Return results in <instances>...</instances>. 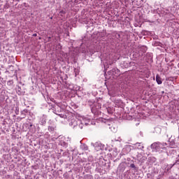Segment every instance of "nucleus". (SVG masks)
Wrapping results in <instances>:
<instances>
[{
    "label": "nucleus",
    "instance_id": "nucleus-1",
    "mask_svg": "<svg viewBox=\"0 0 179 179\" xmlns=\"http://www.w3.org/2000/svg\"><path fill=\"white\" fill-rule=\"evenodd\" d=\"M166 146L167 144L166 143H160L159 141L153 143L150 148L155 152H160V149H163L164 150L166 149Z\"/></svg>",
    "mask_w": 179,
    "mask_h": 179
},
{
    "label": "nucleus",
    "instance_id": "nucleus-2",
    "mask_svg": "<svg viewBox=\"0 0 179 179\" xmlns=\"http://www.w3.org/2000/svg\"><path fill=\"white\" fill-rule=\"evenodd\" d=\"M67 120H68V121L69 122V126L71 127V128H73V129L76 128V127H78V125L79 124H80V120H79L76 117L72 116V115Z\"/></svg>",
    "mask_w": 179,
    "mask_h": 179
},
{
    "label": "nucleus",
    "instance_id": "nucleus-3",
    "mask_svg": "<svg viewBox=\"0 0 179 179\" xmlns=\"http://www.w3.org/2000/svg\"><path fill=\"white\" fill-rule=\"evenodd\" d=\"M159 162L161 164L164 163V162L167 161V158L169 157V152L166 151V148L164 150L161 151V153L159 155Z\"/></svg>",
    "mask_w": 179,
    "mask_h": 179
},
{
    "label": "nucleus",
    "instance_id": "nucleus-4",
    "mask_svg": "<svg viewBox=\"0 0 179 179\" xmlns=\"http://www.w3.org/2000/svg\"><path fill=\"white\" fill-rule=\"evenodd\" d=\"M101 108V106H100V104L95 103L91 107V111L92 114H96L97 111Z\"/></svg>",
    "mask_w": 179,
    "mask_h": 179
},
{
    "label": "nucleus",
    "instance_id": "nucleus-5",
    "mask_svg": "<svg viewBox=\"0 0 179 179\" xmlns=\"http://www.w3.org/2000/svg\"><path fill=\"white\" fill-rule=\"evenodd\" d=\"M60 118H64V120H68L72 117V113H66V114H57Z\"/></svg>",
    "mask_w": 179,
    "mask_h": 179
},
{
    "label": "nucleus",
    "instance_id": "nucleus-6",
    "mask_svg": "<svg viewBox=\"0 0 179 179\" xmlns=\"http://www.w3.org/2000/svg\"><path fill=\"white\" fill-rule=\"evenodd\" d=\"M110 75H119L120 74V70L118 69H113L110 71L108 72Z\"/></svg>",
    "mask_w": 179,
    "mask_h": 179
},
{
    "label": "nucleus",
    "instance_id": "nucleus-7",
    "mask_svg": "<svg viewBox=\"0 0 179 179\" xmlns=\"http://www.w3.org/2000/svg\"><path fill=\"white\" fill-rule=\"evenodd\" d=\"M41 125H45L47 124V116L43 115L41 118Z\"/></svg>",
    "mask_w": 179,
    "mask_h": 179
},
{
    "label": "nucleus",
    "instance_id": "nucleus-8",
    "mask_svg": "<svg viewBox=\"0 0 179 179\" xmlns=\"http://www.w3.org/2000/svg\"><path fill=\"white\" fill-rule=\"evenodd\" d=\"M156 82L157 85H162L163 83V82L162 81V78H160V76H156Z\"/></svg>",
    "mask_w": 179,
    "mask_h": 179
},
{
    "label": "nucleus",
    "instance_id": "nucleus-9",
    "mask_svg": "<svg viewBox=\"0 0 179 179\" xmlns=\"http://www.w3.org/2000/svg\"><path fill=\"white\" fill-rule=\"evenodd\" d=\"M112 155L114 157H117V156L118 155V152L117 151V149L114 150L112 152Z\"/></svg>",
    "mask_w": 179,
    "mask_h": 179
},
{
    "label": "nucleus",
    "instance_id": "nucleus-10",
    "mask_svg": "<svg viewBox=\"0 0 179 179\" xmlns=\"http://www.w3.org/2000/svg\"><path fill=\"white\" fill-rule=\"evenodd\" d=\"M85 124V123L83 122H80V123H78V127L80 129H83V125Z\"/></svg>",
    "mask_w": 179,
    "mask_h": 179
},
{
    "label": "nucleus",
    "instance_id": "nucleus-11",
    "mask_svg": "<svg viewBox=\"0 0 179 179\" xmlns=\"http://www.w3.org/2000/svg\"><path fill=\"white\" fill-rule=\"evenodd\" d=\"M48 129L49 132H52V133L54 132V127L52 126H49Z\"/></svg>",
    "mask_w": 179,
    "mask_h": 179
},
{
    "label": "nucleus",
    "instance_id": "nucleus-12",
    "mask_svg": "<svg viewBox=\"0 0 179 179\" xmlns=\"http://www.w3.org/2000/svg\"><path fill=\"white\" fill-rule=\"evenodd\" d=\"M155 132H158V134H160V132H162V129L160 127H155Z\"/></svg>",
    "mask_w": 179,
    "mask_h": 179
},
{
    "label": "nucleus",
    "instance_id": "nucleus-13",
    "mask_svg": "<svg viewBox=\"0 0 179 179\" xmlns=\"http://www.w3.org/2000/svg\"><path fill=\"white\" fill-rule=\"evenodd\" d=\"M61 145L63 146V148H68V144L65 141L62 142Z\"/></svg>",
    "mask_w": 179,
    "mask_h": 179
},
{
    "label": "nucleus",
    "instance_id": "nucleus-14",
    "mask_svg": "<svg viewBox=\"0 0 179 179\" xmlns=\"http://www.w3.org/2000/svg\"><path fill=\"white\" fill-rule=\"evenodd\" d=\"M4 9H9V8H10V5H9V3H6L4 6H3Z\"/></svg>",
    "mask_w": 179,
    "mask_h": 179
},
{
    "label": "nucleus",
    "instance_id": "nucleus-15",
    "mask_svg": "<svg viewBox=\"0 0 179 179\" xmlns=\"http://www.w3.org/2000/svg\"><path fill=\"white\" fill-rule=\"evenodd\" d=\"M136 146H138V149H143V146L141 147V143H136Z\"/></svg>",
    "mask_w": 179,
    "mask_h": 179
},
{
    "label": "nucleus",
    "instance_id": "nucleus-16",
    "mask_svg": "<svg viewBox=\"0 0 179 179\" xmlns=\"http://www.w3.org/2000/svg\"><path fill=\"white\" fill-rule=\"evenodd\" d=\"M109 129L113 131V132H117V128L110 127Z\"/></svg>",
    "mask_w": 179,
    "mask_h": 179
},
{
    "label": "nucleus",
    "instance_id": "nucleus-17",
    "mask_svg": "<svg viewBox=\"0 0 179 179\" xmlns=\"http://www.w3.org/2000/svg\"><path fill=\"white\" fill-rule=\"evenodd\" d=\"M84 179H92V176L91 175H85L84 176Z\"/></svg>",
    "mask_w": 179,
    "mask_h": 179
},
{
    "label": "nucleus",
    "instance_id": "nucleus-18",
    "mask_svg": "<svg viewBox=\"0 0 179 179\" xmlns=\"http://www.w3.org/2000/svg\"><path fill=\"white\" fill-rule=\"evenodd\" d=\"M148 160H152L153 162H156V158L155 157H149Z\"/></svg>",
    "mask_w": 179,
    "mask_h": 179
},
{
    "label": "nucleus",
    "instance_id": "nucleus-19",
    "mask_svg": "<svg viewBox=\"0 0 179 179\" xmlns=\"http://www.w3.org/2000/svg\"><path fill=\"white\" fill-rule=\"evenodd\" d=\"M130 167H131V169H134V170L136 169V166H135V164H130Z\"/></svg>",
    "mask_w": 179,
    "mask_h": 179
},
{
    "label": "nucleus",
    "instance_id": "nucleus-20",
    "mask_svg": "<svg viewBox=\"0 0 179 179\" xmlns=\"http://www.w3.org/2000/svg\"><path fill=\"white\" fill-rule=\"evenodd\" d=\"M59 13H60L61 16H64L63 15H65V11L64 10H62L60 11Z\"/></svg>",
    "mask_w": 179,
    "mask_h": 179
},
{
    "label": "nucleus",
    "instance_id": "nucleus-21",
    "mask_svg": "<svg viewBox=\"0 0 179 179\" xmlns=\"http://www.w3.org/2000/svg\"><path fill=\"white\" fill-rule=\"evenodd\" d=\"M20 90H22V88H20V87H18V89H17L18 94H22V92H20Z\"/></svg>",
    "mask_w": 179,
    "mask_h": 179
},
{
    "label": "nucleus",
    "instance_id": "nucleus-22",
    "mask_svg": "<svg viewBox=\"0 0 179 179\" xmlns=\"http://www.w3.org/2000/svg\"><path fill=\"white\" fill-rule=\"evenodd\" d=\"M174 164H179V159L176 161V162L173 164V165Z\"/></svg>",
    "mask_w": 179,
    "mask_h": 179
},
{
    "label": "nucleus",
    "instance_id": "nucleus-23",
    "mask_svg": "<svg viewBox=\"0 0 179 179\" xmlns=\"http://www.w3.org/2000/svg\"><path fill=\"white\" fill-rule=\"evenodd\" d=\"M144 34H149V31H145L144 32Z\"/></svg>",
    "mask_w": 179,
    "mask_h": 179
},
{
    "label": "nucleus",
    "instance_id": "nucleus-24",
    "mask_svg": "<svg viewBox=\"0 0 179 179\" xmlns=\"http://www.w3.org/2000/svg\"><path fill=\"white\" fill-rule=\"evenodd\" d=\"M83 123L85 124V125L86 127H87V125H89L88 123H86V122H83Z\"/></svg>",
    "mask_w": 179,
    "mask_h": 179
},
{
    "label": "nucleus",
    "instance_id": "nucleus-25",
    "mask_svg": "<svg viewBox=\"0 0 179 179\" xmlns=\"http://www.w3.org/2000/svg\"><path fill=\"white\" fill-rule=\"evenodd\" d=\"M33 36H34V37L37 36V34H33Z\"/></svg>",
    "mask_w": 179,
    "mask_h": 179
},
{
    "label": "nucleus",
    "instance_id": "nucleus-26",
    "mask_svg": "<svg viewBox=\"0 0 179 179\" xmlns=\"http://www.w3.org/2000/svg\"><path fill=\"white\" fill-rule=\"evenodd\" d=\"M82 52H83V53L86 52V50H83Z\"/></svg>",
    "mask_w": 179,
    "mask_h": 179
},
{
    "label": "nucleus",
    "instance_id": "nucleus-27",
    "mask_svg": "<svg viewBox=\"0 0 179 179\" xmlns=\"http://www.w3.org/2000/svg\"><path fill=\"white\" fill-rule=\"evenodd\" d=\"M148 55L150 56V58H152V54H148Z\"/></svg>",
    "mask_w": 179,
    "mask_h": 179
},
{
    "label": "nucleus",
    "instance_id": "nucleus-28",
    "mask_svg": "<svg viewBox=\"0 0 179 179\" xmlns=\"http://www.w3.org/2000/svg\"><path fill=\"white\" fill-rule=\"evenodd\" d=\"M108 122H109L108 121H107V122H106L107 125H110V124H109Z\"/></svg>",
    "mask_w": 179,
    "mask_h": 179
},
{
    "label": "nucleus",
    "instance_id": "nucleus-29",
    "mask_svg": "<svg viewBox=\"0 0 179 179\" xmlns=\"http://www.w3.org/2000/svg\"><path fill=\"white\" fill-rule=\"evenodd\" d=\"M31 127H33V124H31L29 125V127H30V128H31Z\"/></svg>",
    "mask_w": 179,
    "mask_h": 179
}]
</instances>
